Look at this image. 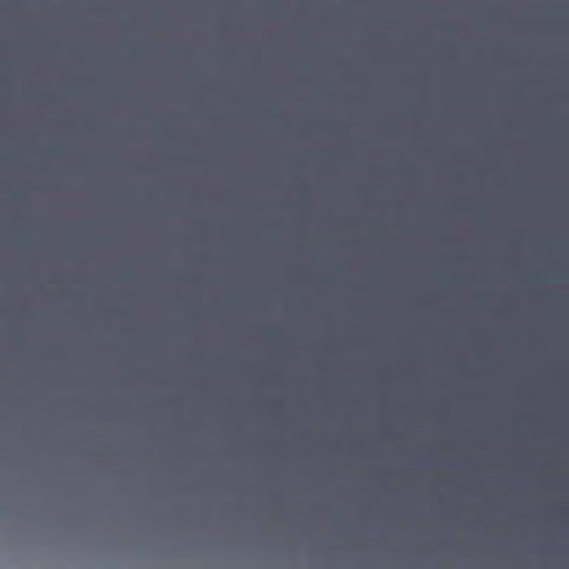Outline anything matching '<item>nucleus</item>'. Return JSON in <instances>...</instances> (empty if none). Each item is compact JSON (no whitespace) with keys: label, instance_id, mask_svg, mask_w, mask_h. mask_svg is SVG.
<instances>
[{"label":"nucleus","instance_id":"nucleus-2","mask_svg":"<svg viewBox=\"0 0 569 569\" xmlns=\"http://www.w3.org/2000/svg\"><path fill=\"white\" fill-rule=\"evenodd\" d=\"M182 320H187L183 315H182V311L180 310V318H179V321H182Z\"/></svg>","mask_w":569,"mask_h":569},{"label":"nucleus","instance_id":"nucleus-3","mask_svg":"<svg viewBox=\"0 0 569 569\" xmlns=\"http://www.w3.org/2000/svg\"><path fill=\"white\" fill-rule=\"evenodd\" d=\"M184 323H186V322H179V325H180V330H183V325H184Z\"/></svg>","mask_w":569,"mask_h":569},{"label":"nucleus","instance_id":"nucleus-1","mask_svg":"<svg viewBox=\"0 0 569 569\" xmlns=\"http://www.w3.org/2000/svg\"><path fill=\"white\" fill-rule=\"evenodd\" d=\"M170 326V330H177V322H166Z\"/></svg>","mask_w":569,"mask_h":569}]
</instances>
